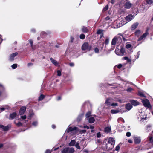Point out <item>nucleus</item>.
Returning <instances> with one entry per match:
<instances>
[{"instance_id":"nucleus-49","label":"nucleus","mask_w":153,"mask_h":153,"mask_svg":"<svg viewBox=\"0 0 153 153\" xmlns=\"http://www.w3.org/2000/svg\"><path fill=\"white\" fill-rule=\"evenodd\" d=\"M20 118L22 119V120H25L26 118V115L21 116Z\"/></svg>"},{"instance_id":"nucleus-56","label":"nucleus","mask_w":153,"mask_h":153,"mask_svg":"<svg viewBox=\"0 0 153 153\" xmlns=\"http://www.w3.org/2000/svg\"><path fill=\"white\" fill-rule=\"evenodd\" d=\"M148 34V33L147 32H146L145 33H144L142 36L144 38L146 37L147 35Z\"/></svg>"},{"instance_id":"nucleus-29","label":"nucleus","mask_w":153,"mask_h":153,"mask_svg":"<svg viewBox=\"0 0 153 153\" xmlns=\"http://www.w3.org/2000/svg\"><path fill=\"white\" fill-rule=\"evenodd\" d=\"M119 110L120 111V113H122L124 112H127V110L125 108H121L120 109H119Z\"/></svg>"},{"instance_id":"nucleus-43","label":"nucleus","mask_w":153,"mask_h":153,"mask_svg":"<svg viewBox=\"0 0 153 153\" xmlns=\"http://www.w3.org/2000/svg\"><path fill=\"white\" fill-rule=\"evenodd\" d=\"M118 105V104L117 103H114L113 101L112 102L111 105V106L115 107L117 106Z\"/></svg>"},{"instance_id":"nucleus-25","label":"nucleus","mask_w":153,"mask_h":153,"mask_svg":"<svg viewBox=\"0 0 153 153\" xmlns=\"http://www.w3.org/2000/svg\"><path fill=\"white\" fill-rule=\"evenodd\" d=\"M120 49H119L118 48H117L115 50V53L116 54L119 56H120Z\"/></svg>"},{"instance_id":"nucleus-40","label":"nucleus","mask_w":153,"mask_h":153,"mask_svg":"<svg viewBox=\"0 0 153 153\" xmlns=\"http://www.w3.org/2000/svg\"><path fill=\"white\" fill-rule=\"evenodd\" d=\"M18 126H21L22 125V123L20 122H19L18 123H16L15 122H14Z\"/></svg>"},{"instance_id":"nucleus-18","label":"nucleus","mask_w":153,"mask_h":153,"mask_svg":"<svg viewBox=\"0 0 153 153\" xmlns=\"http://www.w3.org/2000/svg\"><path fill=\"white\" fill-rule=\"evenodd\" d=\"M141 139L140 137H136L134 138V142L136 144H138L140 143Z\"/></svg>"},{"instance_id":"nucleus-48","label":"nucleus","mask_w":153,"mask_h":153,"mask_svg":"<svg viewBox=\"0 0 153 153\" xmlns=\"http://www.w3.org/2000/svg\"><path fill=\"white\" fill-rule=\"evenodd\" d=\"M109 38H107L105 41V43L106 45H107L109 42Z\"/></svg>"},{"instance_id":"nucleus-14","label":"nucleus","mask_w":153,"mask_h":153,"mask_svg":"<svg viewBox=\"0 0 153 153\" xmlns=\"http://www.w3.org/2000/svg\"><path fill=\"white\" fill-rule=\"evenodd\" d=\"M89 46V45L88 43L86 42L84 43L82 47V49L83 50L87 49Z\"/></svg>"},{"instance_id":"nucleus-30","label":"nucleus","mask_w":153,"mask_h":153,"mask_svg":"<svg viewBox=\"0 0 153 153\" xmlns=\"http://www.w3.org/2000/svg\"><path fill=\"white\" fill-rule=\"evenodd\" d=\"M9 107L5 106V107H2L0 108V113L5 110L6 109H8Z\"/></svg>"},{"instance_id":"nucleus-23","label":"nucleus","mask_w":153,"mask_h":153,"mask_svg":"<svg viewBox=\"0 0 153 153\" xmlns=\"http://www.w3.org/2000/svg\"><path fill=\"white\" fill-rule=\"evenodd\" d=\"M83 116L84 114H82L79 115L77 118V121L78 122L80 121L82 119Z\"/></svg>"},{"instance_id":"nucleus-37","label":"nucleus","mask_w":153,"mask_h":153,"mask_svg":"<svg viewBox=\"0 0 153 153\" xmlns=\"http://www.w3.org/2000/svg\"><path fill=\"white\" fill-rule=\"evenodd\" d=\"M34 114L33 112L30 113L27 117L28 119H30L31 117L33 116Z\"/></svg>"},{"instance_id":"nucleus-54","label":"nucleus","mask_w":153,"mask_h":153,"mask_svg":"<svg viewBox=\"0 0 153 153\" xmlns=\"http://www.w3.org/2000/svg\"><path fill=\"white\" fill-rule=\"evenodd\" d=\"M29 43L31 45V47H32V49H33V41L32 40L30 39L29 40Z\"/></svg>"},{"instance_id":"nucleus-58","label":"nucleus","mask_w":153,"mask_h":153,"mask_svg":"<svg viewBox=\"0 0 153 153\" xmlns=\"http://www.w3.org/2000/svg\"><path fill=\"white\" fill-rule=\"evenodd\" d=\"M101 134L100 132H99L97 133V138H99L101 137Z\"/></svg>"},{"instance_id":"nucleus-17","label":"nucleus","mask_w":153,"mask_h":153,"mask_svg":"<svg viewBox=\"0 0 153 153\" xmlns=\"http://www.w3.org/2000/svg\"><path fill=\"white\" fill-rule=\"evenodd\" d=\"M111 128L110 126L106 127L104 129V131L105 133H108L111 131Z\"/></svg>"},{"instance_id":"nucleus-32","label":"nucleus","mask_w":153,"mask_h":153,"mask_svg":"<svg viewBox=\"0 0 153 153\" xmlns=\"http://www.w3.org/2000/svg\"><path fill=\"white\" fill-rule=\"evenodd\" d=\"M38 124V122L37 121H35L33 122L32 123V126L36 127L37 126Z\"/></svg>"},{"instance_id":"nucleus-50","label":"nucleus","mask_w":153,"mask_h":153,"mask_svg":"<svg viewBox=\"0 0 153 153\" xmlns=\"http://www.w3.org/2000/svg\"><path fill=\"white\" fill-rule=\"evenodd\" d=\"M74 39V38L72 36L71 37L70 40L69 42V43H72L73 42Z\"/></svg>"},{"instance_id":"nucleus-7","label":"nucleus","mask_w":153,"mask_h":153,"mask_svg":"<svg viewBox=\"0 0 153 153\" xmlns=\"http://www.w3.org/2000/svg\"><path fill=\"white\" fill-rule=\"evenodd\" d=\"M17 52H15L10 55L9 60L10 61H13L14 60L15 57L18 55Z\"/></svg>"},{"instance_id":"nucleus-15","label":"nucleus","mask_w":153,"mask_h":153,"mask_svg":"<svg viewBox=\"0 0 153 153\" xmlns=\"http://www.w3.org/2000/svg\"><path fill=\"white\" fill-rule=\"evenodd\" d=\"M132 108V106L130 103L126 104L125 105V108L127 112L130 110Z\"/></svg>"},{"instance_id":"nucleus-22","label":"nucleus","mask_w":153,"mask_h":153,"mask_svg":"<svg viewBox=\"0 0 153 153\" xmlns=\"http://www.w3.org/2000/svg\"><path fill=\"white\" fill-rule=\"evenodd\" d=\"M95 121L94 118L93 117H91L88 118V122L90 123H94Z\"/></svg>"},{"instance_id":"nucleus-21","label":"nucleus","mask_w":153,"mask_h":153,"mask_svg":"<svg viewBox=\"0 0 153 153\" xmlns=\"http://www.w3.org/2000/svg\"><path fill=\"white\" fill-rule=\"evenodd\" d=\"M111 112L113 114H117L120 113V111L119 108L116 109H112L111 111Z\"/></svg>"},{"instance_id":"nucleus-34","label":"nucleus","mask_w":153,"mask_h":153,"mask_svg":"<svg viewBox=\"0 0 153 153\" xmlns=\"http://www.w3.org/2000/svg\"><path fill=\"white\" fill-rule=\"evenodd\" d=\"M45 95L43 94H41L38 100L40 101L42 100L45 98Z\"/></svg>"},{"instance_id":"nucleus-41","label":"nucleus","mask_w":153,"mask_h":153,"mask_svg":"<svg viewBox=\"0 0 153 153\" xmlns=\"http://www.w3.org/2000/svg\"><path fill=\"white\" fill-rule=\"evenodd\" d=\"M75 146L76 148L78 149H80L81 148L79 146V143H76L75 145Z\"/></svg>"},{"instance_id":"nucleus-38","label":"nucleus","mask_w":153,"mask_h":153,"mask_svg":"<svg viewBox=\"0 0 153 153\" xmlns=\"http://www.w3.org/2000/svg\"><path fill=\"white\" fill-rule=\"evenodd\" d=\"M17 66V65L16 64H14L11 66V67L13 69H16Z\"/></svg>"},{"instance_id":"nucleus-57","label":"nucleus","mask_w":153,"mask_h":153,"mask_svg":"<svg viewBox=\"0 0 153 153\" xmlns=\"http://www.w3.org/2000/svg\"><path fill=\"white\" fill-rule=\"evenodd\" d=\"M126 136L128 137H129L131 136V133L130 132H127L126 134Z\"/></svg>"},{"instance_id":"nucleus-60","label":"nucleus","mask_w":153,"mask_h":153,"mask_svg":"<svg viewBox=\"0 0 153 153\" xmlns=\"http://www.w3.org/2000/svg\"><path fill=\"white\" fill-rule=\"evenodd\" d=\"M144 38L143 37V36H140V37H139L138 38V41H140L141 40H142Z\"/></svg>"},{"instance_id":"nucleus-1","label":"nucleus","mask_w":153,"mask_h":153,"mask_svg":"<svg viewBox=\"0 0 153 153\" xmlns=\"http://www.w3.org/2000/svg\"><path fill=\"white\" fill-rule=\"evenodd\" d=\"M115 143V140L112 137L108 139V143L106 145V148L108 149H112L114 147Z\"/></svg>"},{"instance_id":"nucleus-47","label":"nucleus","mask_w":153,"mask_h":153,"mask_svg":"<svg viewBox=\"0 0 153 153\" xmlns=\"http://www.w3.org/2000/svg\"><path fill=\"white\" fill-rule=\"evenodd\" d=\"M108 8V5H106L103 9V11H105L107 10Z\"/></svg>"},{"instance_id":"nucleus-63","label":"nucleus","mask_w":153,"mask_h":153,"mask_svg":"<svg viewBox=\"0 0 153 153\" xmlns=\"http://www.w3.org/2000/svg\"><path fill=\"white\" fill-rule=\"evenodd\" d=\"M83 128H87V129H89V127L88 126L86 125L83 126Z\"/></svg>"},{"instance_id":"nucleus-12","label":"nucleus","mask_w":153,"mask_h":153,"mask_svg":"<svg viewBox=\"0 0 153 153\" xmlns=\"http://www.w3.org/2000/svg\"><path fill=\"white\" fill-rule=\"evenodd\" d=\"M134 106H137L139 104V103L137 100H131L129 101Z\"/></svg>"},{"instance_id":"nucleus-53","label":"nucleus","mask_w":153,"mask_h":153,"mask_svg":"<svg viewBox=\"0 0 153 153\" xmlns=\"http://www.w3.org/2000/svg\"><path fill=\"white\" fill-rule=\"evenodd\" d=\"M46 33L45 32L42 31L41 32V33L40 34V35L41 36L43 37L44 36H45V35H46Z\"/></svg>"},{"instance_id":"nucleus-6","label":"nucleus","mask_w":153,"mask_h":153,"mask_svg":"<svg viewBox=\"0 0 153 153\" xmlns=\"http://www.w3.org/2000/svg\"><path fill=\"white\" fill-rule=\"evenodd\" d=\"M134 17V15L132 14H129L126 16L125 18V19L126 22H129L132 20Z\"/></svg>"},{"instance_id":"nucleus-28","label":"nucleus","mask_w":153,"mask_h":153,"mask_svg":"<svg viewBox=\"0 0 153 153\" xmlns=\"http://www.w3.org/2000/svg\"><path fill=\"white\" fill-rule=\"evenodd\" d=\"M82 31L84 33H87L88 32V30L87 29V28L83 27L82 29Z\"/></svg>"},{"instance_id":"nucleus-26","label":"nucleus","mask_w":153,"mask_h":153,"mask_svg":"<svg viewBox=\"0 0 153 153\" xmlns=\"http://www.w3.org/2000/svg\"><path fill=\"white\" fill-rule=\"evenodd\" d=\"M146 117L144 118H143L140 115H139L137 116V118L138 119L139 121H141L142 122H143V121L145 120Z\"/></svg>"},{"instance_id":"nucleus-55","label":"nucleus","mask_w":153,"mask_h":153,"mask_svg":"<svg viewBox=\"0 0 153 153\" xmlns=\"http://www.w3.org/2000/svg\"><path fill=\"white\" fill-rule=\"evenodd\" d=\"M94 51L96 53H98L99 52V50L98 48H96L94 49Z\"/></svg>"},{"instance_id":"nucleus-3","label":"nucleus","mask_w":153,"mask_h":153,"mask_svg":"<svg viewBox=\"0 0 153 153\" xmlns=\"http://www.w3.org/2000/svg\"><path fill=\"white\" fill-rule=\"evenodd\" d=\"M122 41L121 37L117 35L112 39L111 41V45H114L116 44L117 41H118L119 42H122Z\"/></svg>"},{"instance_id":"nucleus-8","label":"nucleus","mask_w":153,"mask_h":153,"mask_svg":"<svg viewBox=\"0 0 153 153\" xmlns=\"http://www.w3.org/2000/svg\"><path fill=\"white\" fill-rule=\"evenodd\" d=\"M133 4L131 3L130 1H127L126 2L124 5V8L127 9H129L132 6Z\"/></svg>"},{"instance_id":"nucleus-4","label":"nucleus","mask_w":153,"mask_h":153,"mask_svg":"<svg viewBox=\"0 0 153 153\" xmlns=\"http://www.w3.org/2000/svg\"><path fill=\"white\" fill-rule=\"evenodd\" d=\"M142 102L145 107H147L149 109H151L152 106L148 100L144 99L142 100Z\"/></svg>"},{"instance_id":"nucleus-2","label":"nucleus","mask_w":153,"mask_h":153,"mask_svg":"<svg viewBox=\"0 0 153 153\" xmlns=\"http://www.w3.org/2000/svg\"><path fill=\"white\" fill-rule=\"evenodd\" d=\"M74 152V150L73 148L67 147L62 150L61 153H73Z\"/></svg>"},{"instance_id":"nucleus-39","label":"nucleus","mask_w":153,"mask_h":153,"mask_svg":"<svg viewBox=\"0 0 153 153\" xmlns=\"http://www.w3.org/2000/svg\"><path fill=\"white\" fill-rule=\"evenodd\" d=\"M91 114V113L90 111H88L86 114L85 116L86 118L89 117Z\"/></svg>"},{"instance_id":"nucleus-16","label":"nucleus","mask_w":153,"mask_h":153,"mask_svg":"<svg viewBox=\"0 0 153 153\" xmlns=\"http://www.w3.org/2000/svg\"><path fill=\"white\" fill-rule=\"evenodd\" d=\"M139 24L138 22H136L134 23L131 27V30H134L138 26Z\"/></svg>"},{"instance_id":"nucleus-64","label":"nucleus","mask_w":153,"mask_h":153,"mask_svg":"<svg viewBox=\"0 0 153 153\" xmlns=\"http://www.w3.org/2000/svg\"><path fill=\"white\" fill-rule=\"evenodd\" d=\"M124 59L126 60H127L128 61H129L130 60V59H129L127 57H124Z\"/></svg>"},{"instance_id":"nucleus-46","label":"nucleus","mask_w":153,"mask_h":153,"mask_svg":"<svg viewBox=\"0 0 153 153\" xmlns=\"http://www.w3.org/2000/svg\"><path fill=\"white\" fill-rule=\"evenodd\" d=\"M80 39H83L85 38V35L83 34H82L80 35Z\"/></svg>"},{"instance_id":"nucleus-5","label":"nucleus","mask_w":153,"mask_h":153,"mask_svg":"<svg viewBox=\"0 0 153 153\" xmlns=\"http://www.w3.org/2000/svg\"><path fill=\"white\" fill-rule=\"evenodd\" d=\"M112 102L113 100L112 99L110 98L107 99L105 102V105L110 107H111V105Z\"/></svg>"},{"instance_id":"nucleus-13","label":"nucleus","mask_w":153,"mask_h":153,"mask_svg":"<svg viewBox=\"0 0 153 153\" xmlns=\"http://www.w3.org/2000/svg\"><path fill=\"white\" fill-rule=\"evenodd\" d=\"M50 60L52 63L55 66H59V63L56 60L54 59L52 57H51L50 58Z\"/></svg>"},{"instance_id":"nucleus-27","label":"nucleus","mask_w":153,"mask_h":153,"mask_svg":"<svg viewBox=\"0 0 153 153\" xmlns=\"http://www.w3.org/2000/svg\"><path fill=\"white\" fill-rule=\"evenodd\" d=\"M120 56H123L124 55V53H125V49L124 48H121V49H120Z\"/></svg>"},{"instance_id":"nucleus-19","label":"nucleus","mask_w":153,"mask_h":153,"mask_svg":"<svg viewBox=\"0 0 153 153\" xmlns=\"http://www.w3.org/2000/svg\"><path fill=\"white\" fill-rule=\"evenodd\" d=\"M16 112H13L10 114V119H13L16 116Z\"/></svg>"},{"instance_id":"nucleus-11","label":"nucleus","mask_w":153,"mask_h":153,"mask_svg":"<svg viewBox=\"0 0 153 153\" xmlns=\"http://www.w3.org/2000/svg\"><path fill=\"white\" fill-rule=\"evenodd\" d=\"M26 110V108L25 106H22L20 109L19 114L20 115H23Z\"/></svg>"},{"instance_id":"nucleus-36","label":"nucleus","mask_w":153,"mask_h":153,"mask_svg":"<svg viewBox=\"0 0 153 153\" xmlns=\"http://www.w3.org/2000/svg\"><path fill=\"white\" fill-rule=\"evenodd\" d=\"M138 95L140 96L141 97H146V96H145L144 94L142 92H138Z\"/></svg>"},{"instance_id":"nucleus-20","label":"nucleus","mask_w":153,"mask_h":153,"mask_svg":"<svg viewBox=\"0 0 153 153\" xmlns=\"http://www.w3.org/2000/svg\"><path fill=\"white\" fill-rule=\"evenodd\" d=\"M76 141L74 140H72L69 143L68 145L70 146H74L75 144Z\"/></svg>"},{"instance_id":"nucleus-62","label":"nucleus","mask_w":153,"mask_h":153,"mask_svg":"<svg viewBox=\"0 0 153 153\" xmlns=\"http://www.w3.org/2000/svg\"><path fill=\"white\" fill-rule=\"evenodd\" d=\"M69 65L71 67H73L74 65V63L73 62L70 63Z\"/></svg>"},{"instance_id":"nucleus-31","label":"nucleus","mask_w":153,"mask_h":153,"mask_svg":"<svg viewBox=\"0 0 153 153\" xmlns=\"http://www.w3.org/2000/svg\"><path fill=\"white\" fill-rule=\"evenodd\" d=\"M141 33L140 31L139 30H137L135 32V35L137 36H139Z\"/></svg>"},{"instance_id":"nucleus-42","label":"nucleus","mask_w":153,"mask_h":153,"mask_svg":"<svg viewBox=\"0 0 153 153\" xmlns=\"http://www.w3.org/2000/svg\"><path fill=\"white\" fill-rule=\"evenodd\" d=\"M103 30H99L97 32V34H101L102 33Z\"/></svg>"},{"instance_id":"nucleus-59","label":"nucleus","mask_w":153,"mask_h":153,"mask_svg":"<svg viewBox=\"0 0 153 153\" xmlns=\"http://www.w3.org/2000/svg\"><path fill=\"white\" fill-rule=\"evenodd\" d=\"M52 151V150H51L50 149H47L45 152V153H51Z\"/></svg>"},{"instance_id":"nucleus-45","label":"nucleus","mask_w":153,"mask_h":153,"mask_svg":"<svg viewBox=\"0 0 153 153\" xmlns=\"http://www.w3.org/2000/svg\"><path fill=\"white\" fill-rule=\"evenodd\" d=\"M132 46L130 44H126V48L127 49H128L131 48Z\"/></svg>"},{"instance_id":"nucleus-24","label":"nucleus","mask_w":153,"mask_h":153,"mask_svg":"<svg viewBox=\"0 0 153 153\" xmlns=\"http://www.w3.org/2000/svg\"><path fill=\"white\" fill-rule=\"evenodd\" d=\"M4 90V86L2 84H0V96Z\"/></svg>"},{"instance_id":"nucleus-35","label":"nucleus","mask_w":153,"mask_h":153,"mask_svg":"<svg viewBox=\"0 0 153 153\" xmlns=\"http://www.w3.org/2000/svg\"><path fill=\"white\" fill-rule=\"evenodd\" d=\"M148 138L149 140L152 143L153 145V139H152V137L151 135L149 136Z\"/></svg>"},{"instance_id":"nucleus-52","label":"nucleus","mask_w":153,"mask_h":153,"mask_svg":"<svg viewBox=\"0 0 153 153\" xmlns=\"http://www.w3.org/2000/svg\"><path fill=\"white\" fill-rule=\"evenodd\" d=\"M57 75L59 76H60L62 74L61 71L59 70L57 71Z\"/></svg>"},{"instance_id":"nucleus-9","label":"nucleus","mask_w":153,"mask_h":153,"mask_svg":"<svg viewBox=\"0 0 153 153\" xmlns=\"http://www.w3.org/2000/svg\"><path fill=\"white\" fill-rule=\"evenodd\" d=\"M10 127V125H7L4 126L2 125H0V128H2L3 131H8Z\"/></svg>"},{"instance_id":"nucleus-10","label":"nucleus","mask_w":153,"mask_h":153,"mask_svg":"<svg viewBox=\"0 0 153 153\" xmlns=\"http://www.w3.org/2000/svg\"><path fill=\"white\" fill-rule=\"evenodd\" d=\"M77 128L76 127H74L73 128L71 127H68L66 131L68 133L74 130H77Z\"/></svg>"},{"instance_id":"nucleus-44","label":"nucleus","mask_w":153,"mask_h":153,"mask_svg":"<svg viewBox=\"0 0 153 153\" xmlns=\"http://www.w3.org/2000/svg\"><path fill=\"white\" fill-rule=\"evenodd\" d=\"M133 89L131 88V87H129L127 89H126V91L128 92H131L133 90Z\"/></svg>"},{"instance_id":"nucleus-33","label":"nucleus","mask_w":153,"mask_h":153,"mask_svg":"<svg viewBox=\"0 0 153 153\" xmlns=\"http://www.w3.org/2000/svg\"><path fill=\"white\" fill-rule=\"evenodd\" d=\"M146 2L148 4H153V0H146Z\"/></svg>"},{"instance_id":"nucleus-61","label":"nucleus","mask_w":153,"mask_h":153,"mask_svg":"<svg viewBox=\"0 0 153 153\" xmlns=\"http://www.w3.org/2000/svg\"><path fill=\"white\" fill-rule=\"evenodd\" d=\"M120 147L118 145H117L116 146V148H115V150L117 151H118L120 149Z\"/></svg>"},{"instance_id":"nucleus-51","label":"nucleus","mask_w":153,"mask_h":153,"mask_svg":"<svg viewBox=\"0 0 153 153\" xmlns=\"http://www.w3.org/2000/svg\"><path fill=\"white\" fill-rule=\"evenodd\" d=\"M118 35L119 36H120L121 37V39L122 38H123V40L124 41H125L126 40V39L121 34H119Z\"/></svg>"}]
</instances>
